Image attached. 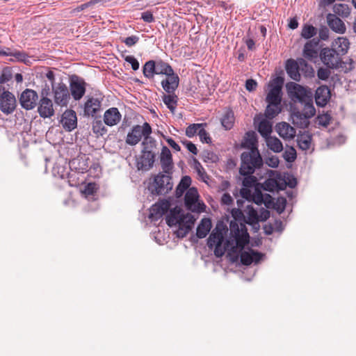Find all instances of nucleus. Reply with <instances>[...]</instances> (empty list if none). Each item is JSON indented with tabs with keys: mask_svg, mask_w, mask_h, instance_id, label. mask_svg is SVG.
Returning <instances> with one entry per match:
<instances>
[{
	"mask_svg": "<svg viewBox=\"0 0 356 356\" xmlns=\"http://www.w3.org/2000/svg\"><path fill=\"white\" fill-rule=\"evenodd\" d=\"M227 231V225L221 220L217 222L215 228L212 230L207 238V246L209 249L214 248V254L219 258L224 255L229 245V241H226L224 248L222 245L225 241L224 234Z\"/></svg>",
	"mask_w": 356,
	"mask_h": 356,
	"instance_id": "obj_1",
	"label": "nucleus"
},
{
	"mask_svg": "<svg viewBox=\"0 0 356 356\" xmlns=\"http://www.w3.org/2000/svg\"><path fill=\"white\" fill-rule=\"evenodd\" d=\"M241 160L239 173L242 176L254 174L256 169L261 168L264 165L258 149L243 152L241 155Z\"/></svg>",
	"mask_w": 356,
	"mask_h": 356,
	"instance_id": "obj_2",
	"label": "nucleus"
},
{
	"mask_svg": "<svg viewBox=\"0 0 356 356\" xmlns=\"http://www.w3.org/2000/svg\"><path fill=\"white\" fill-rule=\"evenodd\" d=\"M171 175L159 172L154 177V181L148 186L151 193L154 195H164L172 188Z\"/></svg>",
	"mask_w": 356,
	"mask_h": 356,
	"instance_id": "obj_3",
	"label": "nucleus"
},
{
	"mask_svg": "<svg viewBox=\"0 0 356 356\" xmlns=\"http://www.w3.org/2000/svg\"><path fill=\"white\" fill-rule=\"evenodd\" d=\"M340 53L333 48H323L319 56L323 63L330 69L346 67V63L342 61Z\"/></svg>",
	"mask_w": 356,
	"mask_h": 356,
	"instance_id": "obj_4",
	"label": "nucleus"
},
{
	"mask_svg": "<svg viewBox=\"0 0 356 356\" xmlns=\"http://www.w3.org/2000/svg\"><path fill=\"white\" fill-rule=\"evenodd\" d=\"M286 88L289 97L294 102H298L303 104V102H306L313 96L311 89H307L295 82L287 83Z\"/></svg>",
	"mask_w": 356,
	"mask_h": 356,
	"instance_id": "obj_5",
	"label": "nucleus"
},
{
	"mask_svg": "<svg viewBox=\"0 0 356 356\" xmlns=\"http://www.w3.org/2000/svg\"><path fill=\"white\" fill-rule=\"evenodd\" d=\"M198 197L197 188L195 187L189 188L184 197V204L188 210L192 212L204 211L206 206L203 202H197Z\"/></svg>",
	"mask_w": 356,
	"mask_h": 356,
	"instance_id": "obj_6",
	"label": "nucleus"
},
{
	"mask_svg": "<svg viewBox=\"0 0 356 356\" xmlns=\"http://www.w3.org/2000/svg\"><path fill=\"white\" fill-rule=\"evenodd\" d=\"M0 92V109L6 115L14 112L17 106V101L15 95L8 90Z\"/></svg>",
	"mask_w": 356,
	"mask_h": 356,
	"instance_id": "obj_7",
	"label": "nucleus"
},
{
	"mask_svg": "<svg viewBox=\"0 0 356 356\" xmlns=\"http://www.w3.org/2000/svg\"><path fill=\"white\" fill-rule=\"evenodd\" d=\"M19 104L26 111L34 108L38 104V95L32 89L24 90L19 98Z\"/></svg>",
	"mask_w": 356,
	"mask_h": 356,
	"instance_id": "obj_8",
	"label": "nucleus"
},
{
	"mask_svg": "<svg viewBox=\"0 0 356 356\" xmlns=\"http://www.w3.org/2000/svg\"><path fill=\"white\" fill-rule=\"evenodd\" d=\"M70 91L74 100L81 99L86 92V83L84 80L76 75H73L70 79Z\"/></svg>",
	"mask_w": 356,
	"mask_h": 356,
	"instance_id": "obj_9",
	"label": "nucleus"
},
{
	"mask_svg": "<svg viewBox=\"0 0 356 356\" xmlns=\"http://www.w3.org/2000/svg\"><path fill=\"white\" fill-rule=\"evenodd\" d=\"M157 154L152 152L142 151L136 161V167L138 170L148 171L152 169L156 161Z\"/></svg>",
	"mask_w": 356,
	"mask_h": 356,
	"instance_id": "obj_10",
	"label": "nucleus"
},
{
	"mask_svg": "<svg viewBox=\"0 0 356 356\" xmlns=\"http://www.w3.org/2000/svg\"><path fill=\"white\" fill-rule=\"evenodd\" d=\"M54 94V102L61 106H66L70 99V92L67 86L60 83L56 88L52 86Z\"/></svg>",
	"mask_w": 356,
	"mask_h": 356,
	"instance_id": "obj_11",
	"label": "nucleus"
},
{
	"mask_svg": "<svg viewBox=\"0 0 356 356\" xmlns=\"http://www.w3.org/2000/svg\"><path fill=\"white\" fill-rule=\"evenodd\" d=\"M318 45L319 39L318 38L307 41L303 48L302 56L304 58L309 61H314L319 56Z\"/></svg>",
	"mask_w": 356,
	"mask_h": 356,
	"instance_id": "obj_12",
	"label": "nucleus"
},
{
	"mask_svg": "<svg viewBox=\"0 0 356 356\" xmlns=\"http://www.w3.org/2000/svg\"><path fill=\"white\" fill-rule=\"evenodd\" d=\"M159 158L163 172L172 175L174 167L172 156L170 150L166 146H163Z\"/></svg>",
	"mask_w": 356,
	"mask_h": 356,
	"instance_id": "obj_13",
	"label": "nucleus"
},
{
	"mask_svg": "<svg viewBox=\"0 0 356 356\" xmlns=\"http://www.w3.org/2000/svg\"><path fill=\"white\" fill-rule=\"evenodd\" d=\"M179 77L174 70L166 75L161 81V86L167 93H174L179 87Z\"/></svg>",
	"mask_w": 356,
	"mask_h": 356,
	"instance_id": "obj_14",
	"label": "nucleus"
},
{
	"mask_svg": "<svg viewBox=\"0 0 356 356\" xmlns=\"http://www.w3.org/2000/svg\"><path fill=\"white\" fill-rule=\"evenodd\" d=\"M169 213L166 216L165 221L167 225L172 227L177 225V222L186 220V214L184 213L183 209L178 206L169 209Z\"/></svg>",
	"mask_w": 356,
	"mask_h": 356,
	"instance_id": "obj_15",
	"label": "nucleus"
},
{
	"mask_svg": "<svg viewBox=\"0 0 356 356\" xmlns=\"http://www.w3.org/2000/svg\"><path fill=\"white\" fill-rule=\"evenodd\" d=\"M186 220H182L177 222L178 229L176 231V235L179 238H183L189 233L191 230L193 225L195 222L194 216L188 213H186Z\"/></svg>",
	"mask_w": 356,
	"mask_h": 356,
	"instance_id": "obj_16",
	"label": "nucleus"
},
{
	"mask_svg": "<svg viewBox=\"0 0 356 356\" xmlns=\"http://www.w3.org/2000/svg\"><path fill=\"white\" fill-rule=\"evenodd\" d=\"M264 254L258 251H256L252 248L249 249V251H243L241 252L240 260L243 265L250 266L253 262L255 264L259 263Z\"/></svg>",
	"mask_w": 356,
	"mask_h": 356,
	"instance_id": "obj_17",
	"label": "nucleus"
},
{
	"mask_svg": "<svg viewBox=\"0 0 356 356\" xmlns=\"http://www.w3.org/2000/svg\"><path fill=\"white\" fill-rule=\"evenodd\" d=\"M38 104V112L41 118H51L54 115L53 103L49 98H40Z\"/></svg>",
	"mask_w": 356,
	"mask_h": 356,
	"instance_id": "obj_18",
	"label": "nucleus"
},
{
	"mask_svg": "<svg viewBox=\"0 0 356 356\" xmlns=\"http://www.w3.org/2000/svg\"><path fill=\"white\" fill-rule=\"evenodd\" d=\"M170 207V202L165 200L154 204L151 207L149 218L152 220H159L168 211Z\"/></svg>",
	"mask_w": 356,
	"mask_h": 356,
	"instance_id": "obj_19",
	"label": "nucleus"
},
{
	"mask_svg": "<svg viewBox=\"0 0 356 356\" xmlns=\"http://www.w3.org/2000/svg\"><path fill=\"white\" fill-rule=\"evenodd\" d=\"M61 123L65 130L71 131L76 127L77 118L74 111L67 110L62 115Z\"/></svg>",
	"mask_w": 356,
	"mask_h": 356,
	"instance_id": "obj_20",
	"label": "nucleus"
},
{
	"mask_svg": "<svg viewBox=\"0 0 356 356\" xmlns=\"http://www.w3.org/2000/svg\"><path fill=\"white\" fill-rule=\"evenodd\" d=\"M327 22L329 27L334 32L343 34L346 32V25L344 22L336 15L329 13L327 15Z\"/></svg>",
	"mask_w": 356,
	"mask_h": 356,
	"instance_id": "obj_21",
	"label": "nucleus"
},
{
	"mask_svg": "<svg viewBox=\"0 0 356 356\" xmlns=\"http://www.w3.org/2000/svg\"><path fill=\"white\" fill-rule=\"evenodd\" d=\"M330 98V90L327 86H319L315 92V101L318 106L324 107Z\"/></svg>",
	"mask_w": 356,
	"mask_h": 356,
	"instance_id": "obj_22",
	"label": "nucleus"
},
{
	"mask_svg": "<svg viewBox=\"0 0 356 356\" xmlns=\"http://www.w3.org/2000/svg\"><path fill=\"white\" fill-rule=\"evenodd\" d=\"M121 114L118 109L112 107L106 110L104 115V123L110 127L117 124L121 120Z\"/></svg>",
	"mask_w": 356,
	"mask_h": 356,
	"instance_id": "obj_23",
	"label": "nucleus"
},
{
	"mask_svg": "<svg viewBox=\"0 0 356 356\" xmlns=\"http://www.w3.org/2000/svg\"><path fill=\"white\" fill-rule=\"evenodd\" d=\"M276 131L279 136L284 139H292L296 136V129L285 122H279L276 125Z\"/></svg>",
	"mask_w": 356,
	"mask_h": 356,
	"instance_id": "obj_24",
	"label": "nucleus"
},
{
	"mask_svg": "<svg viewBox=\"0 0 356 356\" xmlns=\"http://www.w3.org/2000/svg\"><path fill=\"white\" fill-rule=\"evenodd\" d=\"M142 128L140 125H135L131 131L127 134L125 142L127 145L134 146L138 144L142 138Z\"/></svg>",
	"mask_w": 356,
	"mask_h": 356,
	"instance_id": "obj_25",
	"label": "nucleus"
},
{
	"mask_svg": "<svg viewBox=\"0 0 356 356\" xmlns=\"http://www.w3.org/2000/svg\"><path fill=\"white\" fill-rule=\"evenodd\" d=\"M292 123L300 129H306L309 125V118L299 111H293L291 113Z\"/></svg>",
	"mask_w": 356,
	"mask_h": 356,
	"instance_id": "obj_26",
	"label": "nucleus"
},
{
	"mask_svg": "<svg viewBox=\"0 0 356 356\" xmlns=\"http://www.w3.org/2000/svg\"><path fill=\"white\" fill-rule=\"evenodd\" d=\"M286 71L289 76L296 81H299L301 76L299 72V66L297 61L293 59H289L286 63Z\"/></svg>",
	"mask_w": 356,
	"mask_h": 356,
	"instance_id": "obj_27",
	"label": "nucleus"
},
{
	"mask_svg": "<svg viewBox=\"0 0 356 356\" xmlns=\"http://www.w3.org/2000/svg\"><path fill=\"white\" fill-rule=\"evenodd\" d=\"M88 161L89 158L86 157V155L79 156L72 159L70 165L71 167H74L77 172L83 173L86 172L89 168Z\"/></svg>",
	"mask_w": 356,
	"mask_h": 356,
	"instance_id": "obj_28",
	"label": "nucleus"
},
{
	"mask_svg": "<svg viewBox=\"0 0 356 356\" xmlns=\"http://www.w3.org/2000/svg\"><path fill=\"white\" fill-rule=\"evenodd\" d=\"M212 227L209 218H204L201 220L196 229V236L198 238H204L209 233Z\"/></svg>",
	"mask_w": 356,
	"mask_h": 356,
	"instance_id": "obj_29",
	"label": "nucleus"
},
{
	"mask_svg": "<svg viewBox=\"0 0 356 356\" xmlns=\"http://www.w3.org/2000/svg\"><path fill=\"white\" fill-rule=\"evenodd\" d=\"M101 102L98 99H95L93 97L90 98L85 103L84 115H93L99 110Z\"/></svg>",
	"mask_w": 356,
	"mask_h": 356,
	"instance_id": "obj_30",
	"label": "nucleus"
},
{
	"mask_svg": "<svg viewBox=\"0 0 356 356\" xmlns=\"http://www.w3.org/2000/svg\"><path fill=\"white\" fill-rule=\"evenodd\" d=\"M282 91H280L279 88H270L265 99L267 104L274 105L282 104Z\"/></svg>",
	"mask_w": 356,
	"mask_h": 356,
	"instance_id": "obj_31",
	"label": "nucleus"
},
{
	"mask_svg": "<svg viewBox=\"0 0 356 356\" xmlns=\"http://www.w3.org/2000/svg\"><path fill=\"white\" fill-rule=\"evenodd\" d=\"M257 138L254 131H248L244 137V141L241 146L243 148L248 149L249 151L258 149L257 147Z\"/></svg>",
	"mask_w": 356,
	"mask_h": 356,
	"instance_id": "obj_32",
	"label": "nucleus"
},
{
	"mask_svg": "<svg viewBox=\"0 0 356 356\" xmlns=\"http://www.w3.org/2000/svg\"><path fill=\"white\" fill-rule=\"evenodd\" d=\"M234 237L235 238L236 245L231 248L233 252H236L237 249L241 251L249 242V234L246 230L243 234L241 233L238 235L234 236Z\"/></svg>",
	"mask_w": 356,
	"mask_h": 356,
	"instance_id": "obj_33",
	"label": "nucleus"
},
{
	"mask_svg": "<svg viewBox=\"0 0 356 356\" xmlns=\"http://www.w3.org/2000/svg\"><path fill=\"white\" fill-rule=\"evenodd\" d=\"M142 151L152 152L154 154H159V151L157 147V142L154 138H145L141 143Z\"/></svg>",
	"mask_w": 356,
	"mask_h": 356,
	"instance_id": "obj_34",
	"label": "nucleus"
},
{
	"mask_svg": "<svg viewBox=\"0 0 356 356\" xmlns=\"http://www.w3.org/2000/svg\"><path fill=\"white\" fill-rule=\"evenodd\" d=\"M266 199H270V202L273 203V209L277 211L279 214L284 212L286 205V199L284 197L280 196L275 200L269 194H266Z\"/></svg>",
	"mask_w": 356,
	"mask_h": 356,
	"instance_id": "obj_35",
	"label": "nucleus"
},
{
	"mask_svg": "<svg viewBox=\"0 0 356 356\" xmlns=\"http://www.w3.org/2000/svg\"><path fill=\"white\" fill-rule=\"evenodd\" d=\"M191 184V178L189 176H184L175 190V196L177 198L181 197L184 192L189 188Z\"/></svg>",
	"mask_w": 356,
	"mask_h": 356,
	"instance_id": "obj_36",
	"label": "nucleus"
},
{
	"mask_svg": "<svg viewBox=\"0 0 356 356\" xmlns=\"http://www.w3.org/2000/svg\"><path fill=\"white\" fill-rule=\"evenodd\" d=\"M245 212L247 213V219H245V222L251 225H258L259 222V214L257 210L252 206L248 205L245 208Z\"/></svg>",
	"mask_w": 356,
	"mask_h": 356,
	"instance_id": "obj_37",
	"label": "nucleus"
},
{
	"mask_svg": "<svg viewBox=\"0 0 356 356\" xmlns=\"http://www.w3.org/2000/svg\"><path fill=\"white\" fill-rule=\"evenodd\" d=\"M162 100L170 111L173 112L177 105L178 97L175 93L163 94Z\"/></svg>",
	"mask_w": 356,
	"mask_h": 356,
	"instance_id": "obj_38",
	"label": "nucleus"
},
{
	"mask_svg": "<svg viewBox=\"0 0 356 356\" xmlns=\"http://www.w3.org/2000/svg\"><path fill=\"white\" fill-rule=\"evenodd\" d=\"M312 142V136L308 132L298 135L297 137V143L298 147L302 150H307L310 147Z\"/></svg>",
	"mask_w": 356,
	"mask_h": 356,
	"instance_id": "obj_39",
	"label": "nucleus"
},
{
	"mask_svg": "<svg viewBox=\"0 0 356 356\" xmlns=\"http://www.w3.org/2000/svg\"><path fill=\"white\" fill-rule=\"evenodd\" d=\"M156 72V60L147 61L143 67V75L148 79H153Z\"/></svg>",
	"mask_w": 356,
	"mask_h": 356,
	"instance_id": "obj_40",
	"label": "nucleus"
},
{
	"mask_svg": "<svg viewBox=\"0 0 356 356\" xmlns=\"http://www.w3.org/2000/svg\"><path fill=\"white\" fill-rule=\"evenodd\" d=\"M266 145L274 152L279 153L282 151L283 145L281 140L275 136H270L266 139Z\"/></svg>",
	"mask_w": 356,
	"mask_h": 356,
	"instance_id": "obj_41",
	"label": "nucleus"
},
{
	"mask_svg": "<svg viewBox=\"0 0 356 356\" xmlns=\"http://www.w3.org/2000/svg\"><path fill=\"white\" fill-rule=\"evenodd\" d=\"M282 111V105L268 104L265 110V116L268 120H273Z\"/></svg>",
	"mask_w": 356,
	"mask_h": 356,
	"instance_id": "obj_42",
	"label": "nucleus"
},
{
	"mask_svg": "<svg viewBox=\"0 0 356 356\" xmlns=\"http://www.w3.org/2000/svg\"><path fill=\"white\" fill-rule=\"evenodd\" d=\"M272 131V123L266 120H263L259 122L258 131L261 136L265 138V140L271 136L270 134Z\"/></svg>",
	"mask_w": 356,
	"mask_h": 356,
	"instance_id": "obj_43",
	"label": "nucleus"
},
{
	"mask_svg": "<svg viewBox=\"0 0 356 356\" xmlns=\"http://www.w3.org/2000/svg\"><path fill=\"white\" fill-rule=\"evenodd\" d=\"M174 70L169 63L164 62L162 60L156 61V74L158 75H167Z\"/></svg>",
	"mask_w": 356,
	"mask_h": 356,
	"instance_id": "obj_44",
	"label": "nucleus"
},
{
	"mask_svg": "<svg viewBox=\"0 0 356 356\" xmlns=\"http://www.w3.org/2000/svg\"><path fill=\"white\" fill-rule=\"evenodd\" d=\"M317 29L312 24H305L302 26L300 35L304 39H311L317 34Z\"/></svg>",
	"mask_w": 356,
	"mask_h": 356,
	"instance_id": "obj_45",
	"label": "nucleus"
},
{
	"mask_svg": "<svg viewBox=\"0 0 356 356\" xmlns=\"http://www.w3.org/2000/svg\"><path fill=\"white\" fill-rule=\"evenodd\" d=\"M234 121V112L230 109L226 111L221 119L222 127H224L226 130H229L233 127Z\"/></svg>",
	"mask_w": 356,
	"mask_h": 356,
	"instance_id": "obj_46",
	"label": "nucleus"
},
{
	"mask_svg": "<svg viewBox=\"0 0 356 356\" xmlns=\"http://www.w3.org/2000/svg\"><path fill=\"white\" fill-rule=\"evenodd\" d=\"M304 109L303 114L305 115L309 119L314 117L316 114V108L313 103V97L309 98L306 102H303Z\"/></svg>",
	"mask_w": 356,
	"mask_h": 356,
	"instance_id": "obj_47",
	"label": "nucleus"
},
{
	"mask_svg": "<svg viewBox=\"0 0 356 356\" xmlns=\"http://www.w3.org/2000/svg\"><path fill=\"white\" fill-rule=\"evenodd\" d=\"M334 15L347 17L350 13V9L347 4L336 3L333 6Z\"/></svg>",
	"mask_w": 356,
	"mask_h": 356,
	"instance_id": "obj_48",
	"label": "nucleus"
},
{
	"mask_svg": "<svg viewBox=\"0 0 356 356\" xmlns=\"http://www.w3.org/2000/svg\"><path fill=\"white\" fill-rule=\"evenodd\" d=\"M336 45H337V47L335 49L340 53V55L343 56L348 52L350 42L346 38H339L338 40L336 41Z\"/></svg>",
	"mask_w": 356,
	"mask_h": 356,
	"instance_id": "obj_49",
	"label": "nucleus"
},
{
	"mask_svg": "<svg viewBox=\"0 0 356 356\" xmlns=\"http://www.w3.org/2000/svg\"><path fill=\"white\" fill-rule=\"evenodd\" d=\"M92 131L95 134L103 136L106 134L107 129L101 120H95L92 123Z\"/></svg>",
	"mask_w": 356,
	"mask_h": 356,
	"instance_id": "obj_50",
	"label": "nucleus"
},
{
	"mask_svg": "<svg viewBox=\"0 0 356 356\" xmlns=\"http://www.w3.org/2000/svg\"><path fill=\"white\" fill-rule=\"evenodd\" d=\"M282 156L286 162H293L297 158L296 150L293 147L291 146L284 151Z\"/></svg>",
	"mask_w": 356,
	"mask_h": 356,
	"instance_id": "obj_51",
	"label": "nucleus"
},
{
	"mask_svg": "<svg viewBox=\"0 0 356 356\" xmlns=\"http://www.w3.org/2000/svg\"><path fill=\"white\" fill-rule=\"evenodd\" d=\"M204 126H206V124H190L186 129V135L191 138L194 136L196 134H198V131L203 127Z\"/></svg>",
	"mask_w": 356,
	"mask_h": 356,
	"instance_id": "obj_52",
	"label": "nucleus"
},
{
	"mask_svg": "<svg viewBox=\"0 0 356 356\" xmlns=\"http://www.w3.org/2000/svg\"><path fill=\"white\" fill-rule=\"evenodd\" d=\"M13 79L12 70L10 67L3 69L0 75V84H3Z\"/></svg>",
	"mask_w": 356,
	"mask_h": 356,
	"instance_id": "obj_53",
	"label": "nucleus"
},
{
	"mask_svg": "<svg viewBox=\"0 0 356 356\" xmlns=\"http://www.w3.org/2000/svg\"><path fill=\"white\" fill-rule=\"evenodd\" d=\"M277 186V184L275 177L269 178L264 181L263 188L264 191H266L274 192V191H277L276 190Z\"/></svg>",
	"mask_w": 356,
	"mask_h": 356,
	"instance_id": "obj_54",
	"label": "nucleus"
},
{
	"mask_svg": "<svg viewBox=\"0 0 356 356\" xmlns=\"http://www.w3.org/2000/svg\"><path fill=\"white\" fill-rule=\"evenodd\" d=\"M202 159L204 161L216 162L218 160V156L211 151L204 150L202 153Z\"/></svg>",
	"mask_w": 356,
	"mask_h": 356,
	"instance_id": "obj_55",
	"label": "nucleus"
},
{
	"mask_svg": "<svg viewBox=\"0 0 356 356\" xmlns=\"http://www.w3.org/2000/svg\"><path fill=\"white\" fill-rule=\"evenodd\" d=\"M316 119L319 125L327 127L330 122L332 117L328 113H325L318 115Z\"/></svg>",
	"mask_w": 356,
	"mask_h": 356,
	"instance_id": "obj_56",
	"label": "nucleus"
},
{
	"mask_svg": "<svg viewBox=\"0 0 356 356\" xmlns=\"http://www.w3.org/2000/svg\"><path fill=\"white\" fill-rule=\"evenodd\" d=\"M331 74V71L327 68L319 67L317 70V76L320 80L327 81Z\"/></svg>",
	"mask_w": 356,
	"mask_h": 356,
	"instance_id": "obj_57",
	"label": "nucleus"
},
{
	"mask_svg": "<svg viewBox=\"0 0 356 356\" xmlns=\"http://www.w3.org/2000/svg\"><path fill=\"white\" fill-rule=\"evenodd\" d=\"M244 179L242 181V184L244 188L253 187L257 182V179L252 175L244 176Z\"/></svg>",
	"mask_w": 356,
	"mask_h": 356,
	"instance_id": "obj_58",
	"label": "nucleus"
},
{
	"mask_svg": "<svg viewBox=\"0 0 356 356\" xmlns=\"http://www.w3.org/2000/svg\"><path fill=\"white\" fill-rule=\"evenodd\" d=\"M275 179L277 184L276 190L277 191L284 190L287 186L286 180L284 179V177H283L280 174H277Z\"/></svg>",
	"mask_w": 356,
	"mask_h": 356,
	"instance_id": "obj_59",
	"label": "nucleus"
},
{
	"mask_svg": "<svg viewBox=\"0 0 356 356\" xmlns=\"http://www.w3.org/2000/svg\"><path fill=\"white\" fill-rule=\"evenodd\" d=\"M265 196L260 191L256 190L252 194V200L255 204L261 205L264 202Z\"/></svg>",
	"mask_w": 356,
	"mask_h": 356,
	"instance_id": "obj_60",
	"label": "nucleus"
},
{
	"mask_svg": "<svg viewBox=\"0 0 356 356\" xmlns=\"http://www.w3.org/2000/svg\"><path fill=\"white\" fill-rule=\"evenodd\" d=\"M198 136L202 143H206L207 144H210L211 143V138L209 133L203 127L198 131Z\"/></svg>",
	"mask_w": 356,
	"mask_h": 356,
	"instance_id": "obj_61",
	"label": "nucleus"
},
{
	"mask_svg": "<svg viewBox=\"0 0 356 356\" xmlns=\"http://www.w3.org/2000/svg\"><path fill=\"white\" fill-rule=\"evenodd\" d=\"M124 60L131 65V68L133 70L136 71L139 69V62L134 56H126L124 57Z\"/></svg>",
	"mask_w": 356,
	"mask_h": 356,
	"instance_id": "obj_62",
	"label": "nucleus"
},
{
	"mask_svg": "<svg viewBox=\"0 0 356 356\" xmlns=\"http://www.w3.org/2000/svg\"><path fill=\"white\" fill-rule=\"evenodd\" d=\"M284 79L282 76H277L274 79L272 83L269 85L270 88H279L282 91V86L284 84Z\"/></svg>",
	"mask_w": 356,
	"mask_h": 356,
	"instance_id": "obj_63",
	"label": "nucleus"
},
{
	"mask_svg": "<svg viewBox=\"0 0 356 356\" xmlns=\"http://www.w3.org/2000/svg\"><path fill=\"white\" fill-rule=\"evenodd\" d=\"M139 41V38L136 35H131L122 40V42L128 47L135 45Z\"/></svg>",
	"mask_w": 356,
	"mask_h": 356,
	"instance_id": "obj_64",
	"label": "nucleus"
}]
</instances>
